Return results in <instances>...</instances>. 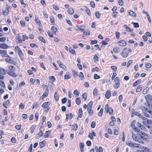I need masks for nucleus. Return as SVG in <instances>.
I'll return each mask as SVG.
<instances>
[{
	"instance_id": "nucleus-15",
	"label": "nucleus",
	"mask_w": 152,
	"mask_h": 152,
	"mask_svg": "<svg viewBox=\"0 0 152 152\" xmlns=\"http://www.w3.org/2000/svg\"><path fill=\"white\" fill-rule=\"evenodd\" d=\"M51 30L52 32L55 34H56V32L58 30L57 28L55 26H52Z\"/></svg>"
},
{
	"instance_id": "nucleus-40",
	"label": "nucleus",
	"mask_w": 152,
	"mask_h": 152,
	"mask_svg": "<svg viewBox=\"0 0 152 152\" xmlns=\"http://www.w3.org/2000/svg\"><path fill=\"white\" fill-rule=\"evenodd\" d=\"M103 108H101L99 112L98 113V115L99 117H101L102 116L103 113Z\"/></svg>"
},
{
	"instance_id": "nucleus-16",
	"label": "nucleus",
	"mask_w": 152,
	"mask_h": 152,
	"mask_svg": "<svg viewBox=\"0 0 152 152\" xmlns=\"http://www.w3.org/2000/svg\"><path fill=\"white\" fill-rule=\"evenodd\" d=\"M46 141L45 140H44L41 142H40L39 143L40 148H42L44 147L45 145V143Z\"/></svg>"
},
{
	"instance_id": "nucleus-5",
	"label": "nucleus",
	"mask_w": 152,
	"mask_h": 152,
	"mask_svg": "<svg viewBox=\"0 0 152 152\" xmlns=\"http://www.w3.org/2000/svg\"><path fill=\"white\" fill-rule=\"evenodd\" d=\"M57 62L61 67L64 69V70H66L67 68L66 67L61 61H58Z\"/></svg>"
},
{
	"instance_id": "nucleus-51",
	"label": "nucleus",
	"mask_w": 152,
	"mask_h": 152,
	"mask_svg": "<svg viewBox=\"0 0 152 152\" xmlns=\"http://www.w3.org/2000/svg\"><path fill=\"white\" fill-rule=\"evenodd\" d=\"M118 4L119 5L122 6L124 5V2L123 0H118Z\"/></svg>"
},
{
	"instance_id": "nucleus-3",
	"label": "nucleus",
	"mask_w": 152,
	"mask_h": 152,
	"mask_svg": "<svg viewBox=\"0 0 152 152\" xmlns=\"http://www.w3.org/2000/svg\"><path fill=\"white\" fill-rule=\"evenodd\" d=\"M127 50V48H125L124 49V51L121 53V55L123 56V58H126L128 55V53L125 50Z\"/></svg>"
},
{
	"instance_id": "nucleus-43",
	"label": "nucleus",
	"mask_w": 152,
	"mask_h": 152,
	"mask_svg": "<svg viewBox=\"0 0 152 152\" xmlns=\"http://www.w3.org/2000/svg\"><path fill=\"white\" fill-rule=\"evenodd\" d=\"M39 40L44 42V43H46L45 40L42 37H39Z\"/></svg>"
},
{
	"instance_id": "nucleus-54",
	"label": "nucleus",
	"mask_w": 152,
	"mask_h": 152,
	"mask_svg": "<svg viewBox=\"0 0 152 152\" xmlns=\"http://www.w3.org/2000/svg\"><path fill=\"white\" fill-rule=\"evenodd\" d=\"M0 85L3 88L5 87V86L4 82L1 80H0Z\"/></svg>"
},
{
	"instance_id": "nucleus-25",
	"label": "nucleus",
	"mask_w": 152,
	"mask_h": 152,
	"mask_svg": "<svg viewBox=\"0 0 152 152\" xmlns=\"http://www.w3.org/2000/svg\"><path fill=\"white\" fill-rule=\"evenodd\" d=\"M49 106V105L48 104V102H45L42 105V107H43L47 108Z\"/></svg>"
},
{
	"instance_id": "nucleus-56",
	"label": "nucleus",
	"mask_w": 152,
	"mask_h": 152,
	"mask_svg": "<svg viewBox=\"0 0 152 152\" xmlns=\"http://www.w3.org/2000/svg\"><path fill=\"white\" fill-rule=\"evenodd\" d=\"M80 98H77L76 99V104L79 105L80 104Z\"/></svg>"
},
{
	"instance_id": "nucleus-45",
	"label": "nucleus",
	"mask_w": 152,
	"mask_h": 152,
	"mask_svg": "<svg viewBox=\"0 0 152 152\" xmlns=\"http://www.w3.org/2000/svg\"><path fill=\"white\" fill-rule=\"evenodd\" d=\"M95 15L96 17L98 18H100V17L101 15V14L100 13H99L98 12H95Z\"/></svg>"
},
{
	"instance_id": "nucleus-57",
	"label": "nucleus",
	"mask_w": 152,
	"mask_h": 152,
	"mask_svg": "<svg viewBox=\"0 0 152 152\" xmlns=\"http://www.w3.org/2000/svg\"><path fill=\"white\" fill-rule=\"evenodd\" d=\"M143 115L145 117L149 118L150 116L147 113V112L145 111L144 112L143 111Z\"/></svg>"
},
{
	"instance_id": "nucleus-14",
	"label": "nucleus",
	"mask_w": 152,
	"mask_h": 152,
	"mask_svg": "<svg viewBox=\"0 0 152 152\" xmlns=\"http://www.w3.org/2000/svg\"><path fill=\"white\" fill-rule=\"evenodd\" d=\"M142 110L143 111L144 110H145V111L148 113L150 114V115H152V111L146 107H143Z\"/></svg>"
},
{
	"instance_id": "nucleus-37",
	"label": "nucleus",
	"mask_w": 152,
	"mask_h": 152,
	"mask_svg": "<svg viewBox=\"0 0 152 152\" xmlns=\"http://www.w3.org/2000/svg\"><path fill=\"white\" fill-rule=\"evenodd\" d=\"M36 126L34 125H32L31 127L30 128V130H31V134H32L34 132V130L35 129Z\"/></svg>"
},
{
	"instance_id": "nucleus-62",
	"label": "nucleus",
	"mask_w": 152,
	"mask_h": 152,
	"mask_svg": "<svg viewBox=\"0 0 152 152\" xmlns=\"http://www.w3.org/2000/svg\"><path fill=\"white\" fill-rule=\"evenodd\" d=\"M18 54L19 56L20 57H22V56H23V53L21 51V50H19V51L18 52Z\"/></svg>"
},
{
	"instance_id": "nucleus-50",
	"label": "nucleus",
	"mask_w": 152,
	"mask_h": 152,
	"mask_svg": "<svg viewBox=\"0 0 152 152\" xmlns=\"http://www.w3.org/2000/svg\"><path fill=\"white\" fill-rule=\"evenodd\" d=\"M72 72L73 73L74 77H76L77 75V72L74 69L72 70Z\"/></svg>"
},
{
	"instance_id": "nucleus-4",
	"label": "nucleus",
	"mask_w": 152,
	"mask_h": 152,
	"mask_svg": "<svg viewBox=\"0 0 152 152\" xmlns=\"http://www.w3.org/2000/svg\"><path fill=\"white\" fill-rule=\"evenodd\" d=\"M117 44L118 45L121 46H124L126 45V42L124 40H121L118 42Z\"/></svg>"
},
{
	"instance_id": "nucleus-53",
	"label": "nucleus",
	"mask_w": 152,
	"mask_h": 152,
	"mask_svg": "<svg viewBox=\"0 0 152 152\" xmlns=\"http://www.w3.org/2000/svg\"><path fill=\"white\" fill-rule=\"evenodd\" d=\"M90 6L93 8L95 7V4L94 2L92 1H91L90 2Z\"/></svg>"
},
{
	"instance_id": "nucleus-18",
	"label": "nucleus",
	"mask_w": 152,
	"mask_h": 152,
	"mask_svg": "<svg viewBox=\"0 0 152 152\" xmlns=\"http://www.w3.org/2000/svg\"><path fill=\"white\" fill-rule=\"evenodd\" d=\"M141 82V80L140 79L137 80L135 82H134V83L133 84V87H135V86H137L138 84H139Z\"/></svg>"
},
{
	"instance_id": "nucleus-33",
	"label": "nucleus",
	"mask_w": 152,
	"mask_h": 152,
	"mask_svg": "<svg viewBox=\"0 0 152 152\" xmlns=\"http://www.w3.org/2000/svg\"><path fill=\"white\" fill-rule=\"evenodd\" d=\"M87 111L88 112V113L90 115H93V110H92L91 108H88Z\"/></svg>"
},
{
	"instance_id": "nucleus-27",
	"label": "nucleus",
	"mask_w": 152,
	"mask_h": 152,
	"mask_svg": "<svg viewBox=\"0 0 152 152\" xmlns=\"http://www.w3.org/2000/svg\"><path fill=\"white\" fill-rule=\"evenodd\" d=\"M8 68L11 71H15L16 69L15 67L12 65L9 66L8 67Z\"/></svg>"
},
{
	"instance_id": "nucleus-23",
	"label": "nucleus",
	"mask_w": 152,
	"mask_h": 152,
	"mask_svg": "<svg viewBox=\"0 0 152 152\" xmlns=\"http://www.w3.org/2000/svg\"><path fill=\"white\" fill-rule=\"evenodd\" d=\"M5 61L8 63L13 64L15 62L12 59H9L8 58H6L5 59Z\"/></svg>"
},
{
	"instance_id": "nucleus-44",
	"label": "nucleus",
	"mask_w": 152,
	"mask_h": 152,
	"mask_svg": "<svg viewBox=\"0 0 152 152\" xmlns=\"http://www.w3.org/2000/svg\"><path fill=\"white\" fill-rule=\"evenodd\" d=\"M82 97L84 99L85 101H86L87 99V94L86 93H84L82 95Z\"/></svg>"
},
{
	"instance_id": "nucleus-6",
	"label": "nucleus",
	"mask_w": 152,
	"mask_h": 152,
	"mask_svg": "<svg viewBox=\"0 0 152 152\" xmlns=\"http://www.w3.org/2000/svg\"><path fill=\"white\" fill-rule=\"evenodd\" d=\"M14 72V71H10L8 70L7 71V73L9 75L13 77H16L17 75Z\"/></svg>"
},
{
	"instance_id": "nucleus-47",
	"label": "nucleus",
	"mask_w": 152,
	"mask_h": 152,
	"mask_svg": "<svg viewBox=\"0 0 152 152\" xmlns=\"http://www.w3.org/2000/svg\"><path fill=\"white\" fill-rule=\"evenodd\" d=\"M35 21L36 23L40 27L42 26V24L41 23L40 20L39 19H37L36 18L35 19Z\"/></svg>"
},
{
	"instance_id": "nucleus-55",
	"label": "nucleus",
	"mask_w": 152,
	"mask_h": 152,
	"mask_svg": "<svg viewBox=\"0 0 152 152\" xmlns=\"http://www.w3.org/2000/svg\"><path fill=\"white\" fill-rule=\"evenodd\" d=\"M132 23L133 24L135 28H138L139 26V24L137 23L132 22Z\"/></svg>"
},
{
	"instance_id": "nucleus-24",
	"label": "nucleus",
	"mask_w": 152,
	"mask_h": 152,
	"mask_svg": "<svg viewBox=\"0 0 152 152\" xmlns=\"http://www.w3.org/2000/svg\"><path fill=\"white\" fill-rule=\"evenodd\" d=\"M114 52L115 53H119L120 50V48L118 47H115L113 49Z\"/></svg>"
},
{
	"instance_id": "nucleus-1",
	"label": "nucleus",
	"mask_w": 152,
	"mask_h": 152,
	"mask_svg": "<svg viewBox=\"0 0 152 152\" xmlns=\"http://www.w3.org/2000/svg\"><path fill=\"white\" fill-rule=\"evenodd\" d=\"M140 134H135L132 133V137L133 140L143 144V142L142 140V139L140 138Z\"/></svg>"
},
{
	"instance_id": "nucleus-9",
	"label": "nucleus",
	"mask_w": 152,
	"mask_h": 152,
	"mask_svg": "<svg viewBox=\"0 0 152 152\" xmlns=\"http://www.w3.org/2000/svg\"><path fill=\"white\" fill-rule=\"evenodd\" d=\"M111 94L110 91V90H107L105 94V96L106 98L108 99H109L111 96Z\"/></svg>"
},
{
	"instance_id": "nucleus-46",
	"label": "nucleus",
	"mask_w": 152,
	"mask_h": 152,
	"mask_svg": "<svg viewBox=\"0 0 152 152\" xmlns=\"http://www.w3.org/2000/svg\"><path fill=\"white\" fill-rule=\"evenodd\" d=\"M126 144L130 147H132L133 145V143L130 141H128L126 142Z\"/></svg>"
},
{
	"instance_id": "nucleus-21",
	"label": "nucleus",
	"mask_w": 152,
	"mask_h": 152,
	"mask_svg": "<svg viewBox=\"0 0 152 152\" xmlns=\"http://www.w3.org/2000/svg\"><path fill=\"white\" fill-rule=\"evenodd\" d=\"M132 147L135 148H140L141 146L140 144L136 143H133Z\"/></svg>"
},
{
	"instance_id": "nucleus-22",
	"label": "nucleus",
	"mask_w": 152,
	"mask_h": 152,
	"mask_svg": "<svg viewBox=\"0 0 152 152\" xmlns=\"http://www.w3.org/2000/svg\"><path fill=\"white\" fill-rule=\"evenodd\" d=\"M7 71L3 68H0V73L2 75H4L6 74Z\"/></svg>"
},
{
	"instance_id": "nucleus-58",
	"label": "nucleus",
	"mask_w": 152,
	"mask_h": 152,
	"mask_svg": "<svg viewBox=\"0 0 152 152\" xmlns=\"http://www.w3.org/2000/svg\"><path fill=\"white\" fill-rule=\"evenodd\" d=\"M53 9L56 10H59V7H57L56 5L54 4H53Z\"/></svg>"
},
{
	"instance_id": "nucleus-64",
	"label": "nucleus",
	"mask_w": 152,
	"mask_h": 152,
	"mask_svg": "<svg viewBox=\"0 0 152 152\" xmlns=\"http://www.w3.org/2000/svg\"><path fill=\"white\" fill-rule=\"evenodd\" d=\"M42 87L45 90V91H49V89H48V86L47 85H43L42 86Z\"/></svg>"
},
{
	"instance_id": "nucleus-28",
	"label": "nucleus",
	"mask_w": 152,
	"mask_h": 152,
	"mask_svg": "<svg viewBox=\"0 0 152 152\" xmlns=\"http://www.w3.org/2000/svg\"><path fill=\"white\" fill-rule=\"evenodd\" d=\"M78 76L80 78L81 80H83L84 78L83 74L82 72H80Z\"/></svg>"
},
{
	"instance_id": "nucleus-39",
	"label": "nucleus",
	"mask_w": 152,
	"mask_h": 152,
	"mask_svg": "<svg viewBox=\"0 0 152 152\" xmlns=\"http://www.w3.org/2000/svg\"><path fill=\"white\" fill-rule=\"evenodd\" d=\"M98 94L97 90L96 88H94L93 91V95L94 96H96Z\"/></svg>"
},
{
	"instance_id": "nucleus-41",
	"label": "nucleus",
	"mask_w": 152,
	"mask_h": 152,
	"mask_svg": "<svg viewBox=\"0 0 152 152\" xmlns=\"http://www.w3.org/2000/svg\"><path fill=\"white\" fill-rule=\"evenodd\" d=\"M120 83H116L114 85V87L115 88H118L120 86Z\"/></svg>"
},
{
	"instance_id": "nucleus-52",
	"label": "nucleus",
	"mask_w": 152,
	"mask_h": 152,
	"mask_svg": "<svg viewBox=\"0 0 152 152\" xmlns=\"http://www.w3.org/2000/svg\"><path fill=\"white\" fill-rule=\"evenodd\" d=\"M142 149H143L142 150L143 152H148V148L144 147H142Z\"/></svg>"
},
{
	"instance_id": "nucleus-42",
	"label": "nucleus",
	"mask_w": 152,
	"mask_h": 152,
	"mask_svg": "<svg viewBox=\"0 0 152 152\" xmlns=\"http://www.w3.org/2000/svg\"><path fill=\"white\" fill-rule=\"evenodd\" d=\"M100 70V69L98 67H95L94 68H93L92 69L91 71L93 72H94L95 71H98Z\"/></svg>"
},
{
	"instance_id": "nucleus-63",
	"label": "nucleus",
	"mask_w": 152,
	"mask_h": 152,
	"mask_svg": "<svg viewBox=\"0 0 152 152\" xmlns=\"http://www.w3.org/2000/svg\"><path fill=\"white\" fill-rule=\"evenodd\" d=\"M118 12H113L112 13V15L113 18H116V15H117Z\"/></svg>"
},
{
	"instance_id": "nucleus-30",
	"label": "nucleus",
	"mask_w": 152,
	"mask_h": 152,
	"mask_svg": "<svg viewBox=\"0 0 152 152\" xmlns=\"http://www.w3.org/2000/svg\"><path fill=\"white\" fill-rule=\"evenodd\" d=\"M142 88V87L141 85H139L136 88V91L137 92H140Z\"/></svg>"
},
{
	"instance_id": "nucleus-36",
	"label": "nucleus",
	"mask_w": 152,
	"mask_h": 152,
	"mask_svg": "<svg viewBox=\"0 0 152 152\" xmlns=\"http://www.w3.org/2000/svg\"><path fill=\"white\" fill-rule=\"evenodd\" d=\"M149 90V88L148 87H146L142 91V93L143 94H146Z\"/></svg>"
},
{
	"instance_id": "nucleus-60",
	"label": "nucleus",
	"mask_w": 152,
	"mask_h": 152,
	"mask_svg": "<svg viewBox=\"0 0 152 152\" xmlns=\"http://www.w3.org/2000/svg\"><path fill=\"white\" fill-rule=\"evenodd\" d=\"M50 21L51 23H53L54 22L55 19L53 17L50 16Z\"/></svg>"
},
{
	"instance_id": "nucleus-12",
	"label": "nucleus",
	"mask_w": 152,
	"mask_h": 152,
	"mask_svg": "<svg viewBox=\"0 0 152 152\" xmlns=\"http://www.w3.org/2000/svg\"><path fill=\"white\" fill-rule=\"evenodd\" d=\"M148 119L147 118V120L145 119V120H144L142 122V124H143L146 127L149 128L150 126L149 124H148Z\"/></svg>"
},
{
	"instance_id": "nucleus-11",
	"label": "nucleus",
	"mask_w": 152,
	"mask_h": 152,
	"mask_svg": "<svg viewBox=\"0 0 152 152\" xmlns=\"http://www.w3.org/2000/svg\"><path fill=\"white\" fill-rule=\"evenodd\" d=\"M48 92L49 91L47 90L45 91L43 93V95L40 97V99L42 98V99H43L45 97H47L48 96Z\"/></svg>"
},
{
	"instance_id": "nucleus-8",
	"label": "nucleus",
	"mask_w": 152,
	"mask_h": 152,
	"mask_svg": "<svg viewBox=\"0 0 152 152\" xmlns=\"http://www.w3.org/2000/svg\"><path fill=\"white\" fill-rule=\"evenodd\" d=\"M9 47V46L5 44L1 43L0 44V48L3 49H6Z\"/></svg>"
},
{
	"instance_id": "nucleus-61",
	"label": "nucleus",
	"mask_w": 152,
	"mask_h": 152,
	"mask_svg": "<svg viewBox=\"0 0 152 152\" xmlns=\"http://www.w3.org/2000/svg\"><path fill=\"white\" fill-rule=\"evenodd\" d=\"M151 65L150 63H147L145 64V66L146 68H150L151 67Z\"/></svg>"
},
{
	"instance_id": "nucleus-20",
	"label": "nucleus",
	"mask_w": 152,
	"mask_h": 152,
	"mask_svg": "<svg viewBox=\"0 0 152 152\" xmlns=\"http://www.w3.org/2000/svg\"><path fill=\"white\" fill-rule=\"evenodd\" d=\"M74 10L72 8H70L68 10V12L70 14H73L74 13Z\"/></svg>"
},
{
	"instance_id": "nucleus-59",
	"label": "nucleus",
	"mask_w": 152,
	"mask_h": 152,
	"mask_svg": "<svg viewBox=\"0 0 152 152\" xmlns=\"http://www.w3.org/2000/svg\"><path fill=\"white\" fill-rule=\"evenodd\" d=\"M108 106V104H106L105 106V110L107 113H108L109 111V108Z\"/></svg>"
},
{
	"instance_id": "nucleus-2",
	"label": "nucleus",
	"mask_w": 152,
	"mask_h": 152,
	"mask_svg": "<svg viewBox=\"0 0 152 152\" xmlns=\"http://www.w3.org/2000/svg\"><path fill=\"white\" fill-rule=\"evenodd\" d=\"M140 133H142V134H140V138L142 139V140H146L148 138V137L147 134L141 131Z\"/></svg>"
},
{
	"instance_id": "nucleus-19",
	"label": "nucleus",
	"mask_w": 152,
	"mask_h": 152,
	"mask_svg": "<svg viewBox=\"0 0 152 152\" xmlns=\"http://www.w3.org/2000/svg\"><path fill=\"white\" fill-rule=\"evenodd\" d=\"M124 26L127 31H133V29H131L130 28L128 27L126 24L124 25Z\"/></svg>"
},
{
	"instance_id": "nucleus-26",
	"label": "nucleus",
	"mask_w": 152,
	"mask_h": 152,
	"mask_svg": "<svg viewBox=\"0 0 152 152\" xmlns=\"http://www.w3.org/2000/svg\"><path fill=\"white\" fill-rule=\"evenodd\" d=\"M39 107V104L38 102H35L33 104L32 109L34 108H37Z\"/></svg>"
},
{
	"instance_id": "nucleus-31",
	"label": "nucleus",
	"mask_w": 152,
	"mask_h": 152,
	"mask_svg": "<svg viewBox=\"0 0 152 152\" xmlns=\"http://www.w3.org/2000/svg\"><path fill=\"white\" fill-rule=\"evenodd\" d=\"M50 132L49 131H47L44 135V138L48 137H49Z\"/></svg>"
},
{
	"instance_id": "nucleus-38",
	"label": "nucleus",
	"mask_w": 152,
	"mask_h": 152,
	"mask_svg": "<svg viewBox=\"0 0 152 152\" xmlns=\"http://www.w3.org/2000/svg\"><path fill=\"white\" fill-rule=\"evenodd\" d=\"M73 94L76 96V97H78L79 96V92L77 89H76L74 91Z\"/></svg>"
},
{
	"instance_id": "nucleus-7",
	"label": "nucleus",
	"mask_w": 152,
	"mask_h": 152,
	"mask_svg": "<svg viewBox=\"0 0 152 152\" xmlns=\"http://www.w3.org/2000/svg\"><path fill=\"white\" fill-rule=\"evenodd\" d=\"M145 98L148 102L151 101L152 102V96L150 94H147L145 96Z\"/></svg>"
},
{
	"instance_id": "nucleus-17",
	"label": "nucleus",
	"mask_w": 152,
	"mask_h": 152,
	"mask_svg": "<svg viewBox=\"0 0 152 152\" xmlns=\"http://www.w3.org/2000/svg\"><path fill=\"white\" fill-rule=\"evenodd\" d=\"M66 118L65 120L67 121L68 120V119H70L73 117V115L72 113H70L69 114H66Z\"/></svg>"
},
{
	"instance_id": "nucleus-29",
	"label": "nucleus",
	"mask_w": 152,
	"mask_h": 152,
	"mask_svg": "<svg viewBox=\"0 0 152 152\" xmlns=\"http://www.w3.org/2000/svg\"><path fill=\"white\" fill-rule=\"evenodd\" d=\"M71 77V75L69 73H66V74L64 76V78L66 80L69 79Z\"/></svg>"
},
{
	"instance_id": "nucleus-34",
	"label": "nucleus",
	"mask_w": 152,
	"mask_h": 152,
	"mask_svg": "<svg viewBox=\"0 0 152 152\" xmlns=\"http://www.w3.org/2000/svg\"><path fill=\"white\" fill-rule=\"evenodd\" d=\"M73 128L72 129L75 131H76L77 129V125L76 124H73L72 125Z\"/></svg>"
},
{
	"instance_id": "nucleus-13",
	"label": "nucleus",
	"mask_w": 152,
	"mask_h": 152,
	"mask_svg": "<svg viewBox=\"0 0 152 152\" xmlns=\"http://www.w3.org/2000/svg\"><path fill=\"white\" fill-rule=\"evenodd\" d=\"M15 39L16 40V42L17 43H21L22 42V41L20 39V37L19 35V34H18V36H17L15 37Z\"/></svg>"
},
{
	"instance_id": "nucleus-32",
	"label": "nucleus",
	"mask_w": 152,
	"mask_h": 152,
	"mask_svg": "<svg viewBox=\"0 0 152 152\" xmlns=\"http://www.w3.org/2000/svg\"><path fill=\"white\" fill-rule=\"evenodd\" d=\"M69 52L72 54L73 55H76V53L75 52V50L73 49L72 48H70L69 49Z\"/></svg>"
},
{
	"instance_id": "nucleus-49",
	"label": "nucleus",
	"mask_w": 152,
	"mask_h": 152,
	"mask_svg": "<svg viewBox=\"0 0 152 152\" xmlns=\"http://www.w3.org/2000/svg\"><path fill=\"white\" fill-rule=\"evenodd\" d=\"M49 80H51L52 82H54L56 80V79L53 76H50L49 77Z\"/></svg>"
},
{
	"instance_id": "nucleus-48",
	"label": "nucleus",
	"mask_w": 152,
	"mask_h": 152,
	"mask_svg": "<svg viewBox=\"0 0 152 152\" xmlns=\"http://www.w3.org/2000/svg\"><path fill=\"white\" fill-rule=\"evenodd\" d=\"M93 104V102L91 101L88 104V108H91L92 107V106Z\"/></svg>"
},
{
	"instance_id": "nucleus-10",
	"label": "nucleus",
	"mask_w": 152,
	"mask_h": 152,
	"mask_svg": "<svg viewBox=\"0 0 152 152\" xmlns=\"http://www.w3.org/2000/svg\"><path fill=\"white\" fill-rule=\"evenodd\" d=\"M128 13L129 15L131 16L132 17H136V14L133 11L131 10H129L128 11Z\"/></svg>"
},
{
	"instance_id": "nucleus-35",
	"label": "nucleus",
	"mask_w": 152,
	"mask_h": 152,
	"mask_svg": "<svg viewBox=\"0 0 152 152\" xmlns=\"http://www.w3.org/2000/svg\"><path fill=\"white\" fill-rule=\"evenodd\" d=\"M54 98L56 101H58V96L57 94V92H56L54 94Z\"/></svg>"
}]
</instances>
